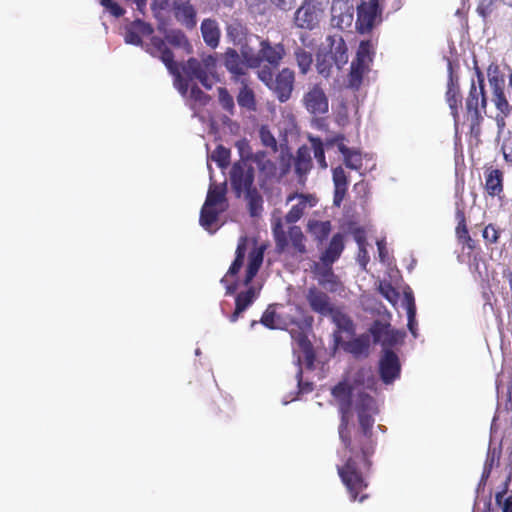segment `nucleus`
Listing matches in <instances>:
<instances>
[{"mask_svg":"<svg viewBox=\"0 0 512 512\" xmlns=\"http://www.w3.org/2000/svg\"><path fill=\"white\" fill-rule=\"evenodd\" d=\"M379 291L382 296L395 306L399 300V292L389 282L381 283Z\"/></svg>","mask_w":512,"mask_h":512,"instance_id":"5fc2aeb1","label":"nucleus"},{"mask_svg":"<svg viewBox=\"0 0 512 512\" xmlns=\"http://www.w3.org/2000/svg\"><path fill=\"white\" fill-rule=\"evenodd\" d=\"M374 54L373 44L370 40L361 41L354 60L369 64Z\"/></svg>","mask_w":512,"mask_h":512,"instance_id":"8fccbe9b","label":"nucleus"},{"mask_svg":"<svg viewBox=\"0 0 512 512\" xmlns=\"http://www.w3.org/2000/svg\"><path fill=\"white\" fill-rule=\"evenodd\" d=\"M165 40L174 47L183 48L188 52L191 50V44L189 43L188 38L180 30H170L166 33Z\"/></svg>","mask_w":512,"mask_h":512,"instance_id":"a19ab883","label":"nucleus"},{"mask_svg":"<svg viewBox=\"0 0 512 512\" xmlns=\"http://www.w3.org/2000/svg\"><path fill=\"white\" fill-rule=\"evenodd\" d=\"M487 76L491 89L505 87V78L497 63H491L488 66Z\"/></svg>","mask_w":512,"mask_h":512,"instance_id":"79ce46f5","label":"nucleus"},{"mask_svg":"<svg viewBox=\"0 0 512 512\" xmlns=\"http://www.w3.org/2000/svg\"><path fill=\"white\" fill-rule=\"evenodd\" d=\"M255 172L251 165L244 161L235 162L230 170V184L236 197H241L254 188Z\"/></svg>","mask_w":512,"mask_h":512,"instance_id":"423d86ee","label":"nucleus"},{"mask_svg":"<svg viewBox=\"0 0 512 512\" xmlns=\"http://www.w3.org/2000/svg\"><path fill=\"white\" fill-rule=\"evenodd\" d=\"M332 180L334 184L333 204L340 207L348 190L349 180L342 166H337L332 170Z\"/></svg>","mask_w":512,"mask_h":512,"instance_id":"412c9836","label":"nucleus"},{"mask_svg":"<svg viewBox=\"0 0 512 512\" xmlns=\"http://www.w3.org/2000/svg\"><path fill=\"white\" fill-rule=\"evenodd\" d=\"M505 87H497L492 89V101L500 114L508 116L511 112V106L506 98Z\"/></svg>","mask_w":512,"mask_h":512,"instance_id":"ea45409f","label":"nucleus"},{"mask_svg":"<svg viewBox=\"0 0 512 512\" xmlns=\"http://www.w3.org/2000/svg\"><path fill=\"white\" fill-rule=\"evenodd\" d=\"M340 2L333 3L331 7V24L340 30L351 27L354 19L353 7L337 5Z\"/></svg>","mask_w":512,"mask_h":512,"instance_id":"4be33fe9","label":"nucleus"},{"mask_svg":"<svg viewBox=\"0 0 512 512\" xmlns=\"http://www.w3.org/2000/svg\"><path fill=\"white\" fill-rule=\"evenodd\" d=\"M332 322L337 326V333H335V342L340 344L341 336L339 332H346L348 334H354L355 326L352 319L342 311L341 308L336 307L333 312L329 315Z\"/></svg>","mask_w":512,"mask_h":512,"instance_id":"bb28decb","label":"nucleus"},{"mask_svg":"<svg viewBox=\"0 0 512 512\" xmlns=\"http://www.w3.org/2000/svg\"><path fill=\"white\" fill-rule=\"evenodd\" d=\"M381 14L379 2H360L357 7V31L361 34L370 32L376 23L381 22Z\"/></svg>","mask_w":512,"mask_h":512,"instance_id":"6e6552de","label":"nucleus"},{"mask_svg":"<svg viewBox=\"0 0 512 512\" xmlns=\"http://www.w3.org/2000/svg\"><path fill=\"white\" fill-rule=\"evenodd\" d=\"M332 395L342 403H352L354 396L352 395L351 387L345 383H338L332 389Z\"/></svg>","mask_w":512,"mask_h":512,"instance_id":"09e8293b","label":"nucleus"},{"mask_svg":"<svg viewBox=\"0 0 512 512\" xmlns=\"http://www.w3.org/2000/svg\"><path fill=\"white\" fill-rule=\"evenodd\" d=\"M153 33V27L142 20H135L125 27L124 40L127 44L139 46L142 45V37Z\"/></svg>","mask_w":512,"mask_h":512,"instance_id":"6ab92c4d","label":"nucleus"},{"mask_svg":"<svg viewBox=\"0 0 512 512\" xmlns=\"http://www.w3.org/2000/svg\"><path fill=\"white\" fill-rule=\"evenodd\" d=\"M296 340L299 346L303 349L304 353L306 354L307 360H309V362L312 363L314 355L312 353L311 343L308 340L307 336L303 333H299Z\"/></svg>","mask_w":512,"mask_h":512,"instance_id":"13d9d810","label":"nucleus"},{"mask_svg":"<svg viewBox=\"0 0 512 512\" xmlns=\"http://www.w3.org/2000/svg\"><path fill=\"white\" fill-rule=\"evenodd\" d=\"M226 202V187L225 185H216L211 184L206 200L204 203L207 204V206H218Z\"/></svg>","mask_w":512,"mask_h":512,"instance_id":"58836bf2","label":"nucleus"},{"mask_svg":"<svg viewBox=\"0 0 512 512\" xmlns=\"http://www.w3.org/2000/svg\"><path fill=\"white\" fill-rule=\"evenodd\" d=\"M335 65L333 57L327 53L317 55V72L325 78L331 75L332 67Z\"/></svg>","mask_w":512,"mask_h":512,"instance_id":"a18cd8bd","label":"nucleus"},{"mask_svg":"<svg viewBox=\"0 0 512 512\" xmlns=\"http://www.w3.org/2000/svg\"><path fill=\"white\" fill-rule=\"evenodd\" d=\"M510 480L511 477L509 476L504 482L502 490L498 491L495 495V502L502 508V512H512V495L504 499V496L508 492Z\"/></svg>","mask_w":512,"mask_h":512,"instance_id":"37998d69","label":"nucleus"},{"mask_svg":"<svg viewBox=\"0 0 512 512\" xmlns=\"http://www.w3.org/2000/svg\"><path fill=\"white\" fill-rule=\"evenodd\" d=\"M174 3V16L176 20L186 27L187 29H193L196 27V10L190 4V2H173Z\"/></svg>","mask_w":512,"mask_h":512,"instance_id":"b1692460","label":"nucleus"},{"mask_svg":"<svg viewBox=\"0 0 512 512\" xmlns=\"http://www.w3.org/2000/svg\"><path fill=\"white\" fill-rule=\"evenodd\" d=\"M485 190L491 197L498 196L503 193V172L499 169H491L485 174Z\"/></svg>","mask_w":512,"mask_h":512,"instance_id":"c85d7f7f","label":"nucleus"},{"mask_svg":"<svg viewBox=\"0 0 512 512\" xmlns=\"http://www.w3.org/2000/svg\"><path fill=\"white\" fill-rule=\"evenodd\" d=\"M222 60L233 81L239 82L242 79H247V65L235 49L228 48L222 54Z\"/></svg>","mask_w":512,"mask_h":512,"instance_id":"2eb2a0df","label":"nucleus"},{"mask_svg":"<svg viewBox=\"0 0 512 512\" xmlns=\"http://www.w3.org/2000/svg\"><path fill=\"white\" fill-rule=\"evenodd\" d=\"M294 54L300 73L307 74L313 62L312 54L300 47L295 50Z\"/></svg>","mask_w":512,"mask_h":512,"instance_id":"de8ad7c7","label":"nucleus"},{"mask_svg":"<svg viewBox=\"0 0 512 512\" xmlns=\"http://www.w3.org/2000/svg\"><path fill=\"white\" fill-rule=\"evenodd\" d=\"M312 168V158L311 151L306 146L303 145L298 148L296 152V157L294 159V169L297 176L302 179L305 178L306 175Z\"/></svg>","mask_w":512,"mask_h":512,"instance_id":"cd10ccee","label":"nucleus"},{"mask_svg":"<svg viewBox=\"0 0 512 512\" xmlns=\"http://www.w3.org/2000/svg\"><path fill=\"white\" fill-rule=\"evenodd\" d=\"M260 322L269 329H284L285 322L281 319L274 309L273 305H269L262 314Z\"/></svg>","mask_w":512,"mask_h":512,"instance_id":"4c0bfd02","label":"nucleus"},{"mask_svg":"<svg viewBox=\"0 0 512 512\" xmlns=\"http://www.w3.org/2000/svg\"><path fill=\"white\" fill-rule=\"evenodd\" d=\"M332 230V225L329 220H309L307 224V231L313 236L318 243H323L329 236Z\"/></svg>","mask_w":512,"mask_h":512,"instance_id":"2f4dec72","label":"nucleus"},{"mask_svg":"<svg viewBox=\"0 0 512 512\" xmlns=\"http://www.w3.org/2000/svg\"><path fill=\"white\" fill-rule=\"evenodd\" d=\"M223 210V208L217 209L216 206H207V204L204 203L200 211V225L204 229L208 230L217 222L219 214Z\"/></svg>","mask_w":512,"mask_h":512,"instance_id":"e433bc0d","label":"nucleus"},{"mask_svg":"<svg viewBox=\"0 0 512 512\" xmlns=\"http://www.w3.org/2000/svg\"><path fill=\"white\" fill-rule=\"evenodd\" d=\"M258 292L256 288L250 286L246 291L240 292L235 298V306L246 310L256 300Z\"/></svg>","mask_w":512,"mask_h":512,"instance_id":"c03bdc74","label":"nucleus"},{"mask_svg":"<svg viewBox=\"0 0 512 512\" xmlns=\"http://www.w3.org/2000/svg\"><path fill=\"white\" fill-rule=\"evenodd\" d=\"M303 105L312 115H323L329 110L328 97L323 88L315 84L303 96Z\"/></svg>","mask_w":512,"mask_h":512,"instance_id":"9d476101","label":"nucleus"},{"mask_svg":"<svg viewBox=\"0 0 512 512\" xmlns=\"http://www.w3.org/2000/svg\"><path fill=\"white\" fill-rule=\"evenodd\" d=\"M169 73L174 77V86L181 93V95L185 96L189 90V79L184 78L180 72L179 65L176 63L171 69H168Z\"/></svg>","mask_w":512,"mask_h":512,"instance_id":"49530a36","label":"nucleus"},{"mask_svg":"<svg viewBox=\"0 0 512 512\" xmlns=\"http://www.w3.org/2000/svg\"><path fill=\"white\" fill-rule=\"evenodd\" d=\"M340 153L343 155L344 164L347 168L352 170H360L363 165L362 155L357 150L348 148L345 144L338 145Z\"/></svg>","mask_w":512,"mask_h":512,"instance_id":"72a5a7b5","label":"nucleus"},{"mask_svg":"<svg viewBox=\"0 0 512 512\" xmlns=\"http://www.w3.org/2000/svg\"><path fill=\"white\" fill-rule=\"evenodd\" d=\"M367 70L368 64L353 60L351 63L350 73L348 75L349 87L359 89L363 81V76Z\"/></svg>","mask_w":512,"mask_h":512,"instance_id":"c9c22d12","label":"nucleus"},{"mask_svg":"<svg viewBox=\"0 0 512 512\" xmlns=\"http://www.w3.org/2000/svg\"><path fill=\"white\" fill-rule=\"evenodd\" d=\"M259 136L261 143L265 147L270 148L273 152H277V141L267 126H261L259 130Z\"/></svg>","mask_w":512,"mask_h":512,"instance_id":"864d4df0","label":"nucleus"},{"mask_svg":"<svg viewBox=\"0 0 512 512\" xmlns=\"http://www.w3.org/2000/svg\"><path fill=\"white\" fill-rule=\"evenodd\" d=\"M105 6L106 11L115 17H120L125 13V10L118 4V2H101Z\"/></svg>","mask_w":512,"mask_h":512,"instance_id":"680f3d73","label":"nucleus"},{"mask_svg":"<svg viewBox=\"0 0 512 512\" xmlns=\"http://www.w3.org/2000/svg\"><path fill=\"white\" fill-rule=\"evenodd\" d=\"M167 41L161 37L153 36L150 42L146 44V52L151 56L159 58L167 69H171L176 62L174 61V54L168 48Z\"/></svg>","mask_w":512,"mask_h":512,"instance_id":"a211bd4d","label":"nucleus"},{"mask_svg":"<svg viewBox=\"0 0 512 512\" xmlns=\"http://www.w3.org/2000/svg\"><path fill=\"white\" fill-rule=\"evenodd\" d=\"M201 33L207 46L211 48L218 46L221 32L215 20L204 19L201 23Z\"/></svg>","mask_w":512,"mask_h":512,"instance_id":"c756f323","label":"nucleus"},{"mask_svg":"<svg viewBox=\"0 0 512 512\" xmlns=\"http://www.w3.org/2000/svg\"><path fill=\"white\" fill-rule=\"evenodd\" d=\"M217 58L206 55L201 58H189L182 66V71L189 80H198L201 85L210 90L218 81L216 75Z\"/></svg>","mask_w":512,"mask_h":512,"instance_id":"20e7f679","label":"nucleus"},{"mask_svg":"<svg viewBox=\"0 0 512 512\" xmlns=\"http://www.w3.org/2000/svg\"><path fill=\"white\" fill-rule=\"evenodd\" d=\"M482 236L488 244H495L500 238V231L493 224H488L483 229Z\"/></svg>","mask_w":512,"mask_h":512,"instance_id":"4d7b16f0","label":"nucleus"},{"mask_svg":"<svg viewBox=\"0 0 512 512\" xmlns=\"http://www.w3.org/2000/svg\"><path fill=\"white\" fill-rule=\"evenodd\" d=\"M252 160L259 171V186L261 189H266L267 184L277 178V166L264 151L256 152Z\"/></svg>","mask_w":512,"mask_h":512,"instance_id":"4468645a","label":"nucleus"},{"mask_svg":"<svg viewBox=\"0 0 512 512\" xmlns=\"http://www.w3.org/2000/svg\"><path fill=\"white\" fill-rule=\"evenodd\" d=\"M370 334L373 337L374 343H380L383 351L386 349L392 350L398 344H401L406 336L404 331L393 329L389 323H384L375 320L371 325Z\"/></svg>","mask_w":512,"mask_h":512,"instance_id":"0eeeda50","label":"nucleus"},{"mask_svg":"<svg viewBox=\"0 0 512 512\" xmlns=\"http://www.w3.org/2000/svg\"><path fill=\"white\" fill-rule=\"evenodd\" d=\"M259 51L263 61L267 62L272 68H277L285 55L283 44L272 45L268 40L260 42Z\"/></svg>","mask_w":512,"mask_h":512,"instance_id":"5701e85b","label":"nucleus"},{"mask_svg":"<svg viewBox=\"0 0 512 512\" xmlns=\"http://www.w3.org/2000/svg\"><path fill=\"white\" fill-rule=\"evenodd\" d=\"M340 413L338 434L342 447L338 455L342 464L337 465V473L349 499L362 503L369 498L364 491L369 486L367 477L377 447L373 427L379 409L371 395L359 392L352 403H342Z\"/></svg>","mask_w":512,"mask_h":512,"instance_id":"f257e3e1","label":"nucleus"},{"mask_svg":"<svg viewBox=\"0 0 512 512\" xmlns=\"http://www.w3.org/2000/svg\"><path fill=\"white\" fill-rule=\"evenodd\" d=\"M358 262L363 269L366 268L369 262V255L366 246L358 247Z\"/></svg>","mask_w":512,"mask_h":512,"instance_id":"774afa93","label":"nucleus"},{"mask_svg":"<svg viewBox=\"0 0 512 512\" xmlns=\"http://www.w3.org/2000/svg\"><path fill=\"white\" fill-rule=\"evenodd\" d=\"M263 58L260 55V51L255 56H250L246 58L245 64L247 65V69L250 68H259L261 66Z\"/></svg>","mask_w":512,"mask_h":512,"instance_id":"338daca9","label":"nucleus"},{"mask_svg":"<svg viewBox=\"0 0 512 512\" xmlns=\"http://www.w3.org/2000/svg\"><path fill=\"white\" fill-rule=\"evenodd\" d=\"M501 149L505 161L512 162V137H508L503 141Z\"/></svg>","mask_w":512,"mask_h":512,"instance_id":"e2e57ef3","label":"nucleus"},{"mask_svg":"<svg viewBox=\"0 0 512 512\" xmlns=\"http://www.w3.org/2000/svg\"><path fill=\"white\" fill-rule=\"evenodd\" d=\"M448 82H447V90L445 93L446 102L449 106L450 113L454 119L455 129L458 130V127L461 122V110L464 111L463 99L461 95L460 85H459V77L454 73L452 64L449 62L448 64ZM463 124H468L463 119Z\"/></svg>","mask_w":512,"mask_h":512,"instance_id":"39448f33","label":"nucleus"},{"mask_svg":"<svg viewBox=\"0 0 512 512\" xmlns=\"http://www.w3.org/2000/svg\"><path fill=\"white\" fill-rule=\"evenodd\" d=\"M312 150L314 153V157L319 165L320 168L326 169L327 168V162L325 158V150L323 142L320 138H311L310 139Z\"/></svg>","mask_w":512,"mask_h":512,"instance_id":"3c124183","label":"nucleus"},{"mask_svg":"<svg viewBox=\"0 0 512 512\" xmlns=\"http://www.w3.org/2000/svg\"><path fill=\"white\" fill-rule=\"evenodd\" d=\"M307 301L311 310L321 316H329L337 307L332 304L327 293L313 287L308 290Z\"/></svg>","mask_w":512,"mask_h":512,"instance_id":"dca6fc26","label":"nucleus"},{"mask_svg":"<svg viewBox=\"0 0 512 512\" xmlns=\"http://www.w3.org/2000/svg\"><path fill=\"white\" fill-rule=\"evenodd\" d=\"M190 97L201 104H206L210 97L205 94L197 85H193L190 89Z\"/></svg>","mask_w":512,"mask_h":512,"instance_id":"052dcab7","label":"nucleus"},{"mask_svg":"<svg viewBox=\"0 0 512 512\" xmlns=\"http://www.w3.org/2000/svg\"><path fill=\"white\" fill-rule=\"evenodd\" d=\"M247 251V238L241 237L238 241L237 248L235 251V259L230 265L226 275L221 279V283L226 287V295H232L236 292L238 288L237 282H232L228 284L227 278L229 276H235L239 273L240 269L243 266L245 255Z\"/></svg>","mask_w":512,"mask_h":512,"instance_id":"f8f14e48","label":"nucleus"},{"mask_svg":"<svg viewBox=\"0 0 512 512\" xmlns=\"http://www.w3.org/2000/svg\"><path fill=\"white\" fill-rule=\"evenodd\" d=\"M239 82L242 84V87L237 95L238 105L248 111H255L256 99L254 91L248 86L247 79H242Z\"/></svg>","mask_w":512,"mask_h":512,"instance_id":"473e14b6","label":"nucleus"},{"mask_svg":"<svg viewBox=\"0 0 512 512\" xmlns=\"http://www.w3.org/2000/svg\"><path fill=\"white\" fill-rule=\"evenodd\" d=\"M330 50L327 54L333 57L335 65L340 69L348 61V49L343 37L340 34H334L327 37Z\"/></svg>","mask_w":512,"mask_h":512,"instance_id":"aec40b11","label":"nucleus"},{"mask_svg":"<svg viewBox=\"0 0 512 512\" xmlns=\"http://www.w3.org/2000/svg\"><path fill=\"white\" fill-rule=\"evenodd\" d=\"M272 232L278 252H288L291 256H302L307 252L306 238L299 226H290L285 231L281 220L273 224Z\"/></svg>","mask_w":512,"mask_h":512,"instance_id":"7ed1b4c3","label":"nucleus"},{"mask_svg":"<svg viewBox=\"0 0 512 512\" xmlns=\"http://www.w3.org/2000/svg\"><path fill=\"white\" fill-rule=\"evenodd\" d=\"M218 99L222 108L230 113L233 112L234 109V99L228 92V90L224 87H220L218 89Z\"/></svg>","mask_w":512,"mask_h":512,"instance_id":"6e6d98bb","label":"nucleus"},{"mask_svg":"<svg viewBox=\"0 0 512 512\" xmlns=\"http://www.w3.org/2000/svg\"><path fill=\"white\" fill-rule=\"evenodd\" d=\"M406 299H407V315H408V320L411 324L415 321L416 307H415L414 298L411 295H406Z\"/></svg>","mask_w":512,"mask_h":512,"instance_id":"0e129e2a","label":"nucleus"},{"mask_svg":"<svg viewBox=\"0 0 512 512\" xmlns=\"http://www.w3.org/2000/svg\"><path fill=\"white\" fill-rule=\"evenodd\" d=\"M211 158L219 167L224 168L229 165L230 150L225 148L223 145H218L213 151Z\"/></svg>","mask_w":512,"mask_h":512,"instance_id":"603ef678","label":"nucleus"},{"mask_svg":"<svg viewBox=\"0 0 512 512\" xmlns=\"http://www.w3.org/2000/svg\"><path fill=\"white\" fill-rule=\"evenodd\" d=\"M245 194V199L247 201V209L249 212V215L251 217H258L263 212V197L257 190V188H254Z\"/></svg>","mask_w":512,"mask_h":512,"instance_id":"f704fd0d","label":"nucleus"},{"mask_svg":"<svg viewBox=\"0 0 512 512\" xmlns=\"http://www.w3.org/2000/svg\"><path fill=\"white\" fill-rule=\"evenodd\" d=\"M272 67L264 66L258 71L259 79L267 86L270 87L274 80V73L272 71Z\"/></svg>","mask_w":512,"mask_h":512,"instance_id":"bf43d9fd","label":"nucleus"},{"mask_svg":"<svg viewBox=\"0 0 512 512\" xmlns=\"http://www.w3.org/2000/svg\"><path fill=\"white\" fill-rule=\"evenodd\" d=\"M474 73L477 81H471L468 94L465 98L464 120L468 123L469 133L475 139H479L484 121L483 114L487 109V96L485 91V78L482 70L474 63Z\"/></svg>","mask_w":512,"mask_h":512,"instance_id":"f03ea898","label":"nucleus"},{"mask_svg":"<svg viewBox=\"0 0 512 512\" xmlns=\"http://www.w3.org/2000/svg\"><path fill=\"white\" fill-rule=\"evenodd\" d=\"M295 74L289 68H283L278 72L272 85L269 87L280 102H286L290 99L294 89Z\"/></svg>","mask_w":512,"mask_h":512,"instance_id":"9b49d317","label":"nucleus"},{"mask_svg":"<svg viewBox=\"0 0 512 512\" xmlns=\"http://www.w3.org/2000/svg\"><path fill=\"white\" fill-rule=\"evenodd\" d=\"M379 375L383 383L392 384L400 377L401 364L398 355L390 349L383 351L379 359Z\"/></svg>","mask_w":512,"mask_h":512,"instance_id":"1a4fd4ad","label":"nucleus"},{"mask_svg":"<svg viewBox=\"0 0 512 512\" xmlns=\"http://www.w3.org/2000/svg\"><path fill=\"white\" fill-rule=\"evenodd\" d=\"M322 10L314 2H303L295 12V24L299 28L314 29L320 20Z\"/></svg>","mask_w":512,"mask_h":512,"instance_id":"ddd939ff","label":"nucleus"},{"mask_svg":"<svg viewBox=\"0 0 512 512\" xmlns=\"http://www.w3.org/2000/svg\"><path fill=\"white\" fill-rule=\"evenodd\" d=\"M296 197L300 199L299 203L293 205L285 215V221L289 224L296 223L302 218L310 196L304 194H293L288 196L287 201H292Z\"/></svg>","mask_w":512,"mask_h":512,"instance_id":"7c9ffc66","label":"nucleus"},{"mask_svg":"<svg viewBox=\"0 0 512 512\" xmlns=\"http://www.w3.org/2000/svg\"><path fill=\"white\" fill-rule=\"evenodd\" d=\"M265 246H255L248 254L244 285H249L257 275L264 258Z\"/></svg>","mask_w":512,"mask_h":512,"instance_id":"393cba45","label":"nucleus"},{"mask_svg":"<svg viewBox=\"0 0 512 512\" xmlns=\"http://www.w3.org/2000/svg\"><path fill=\"white\" fill-rule=\"evenodd\" d=\"M345 248L344 245V236L341 233H336L332 236L327 248L322 252L320 256V260L322 264L327 268L326 274L333 275L331 266L334 262H336L343 250Z\"/></svg>","mask_w":512,"mask_h":512,"instance_id":"f3484780","label":"nucleus"},{"mask_svg":"<svg viewBox=\"0 0 512 512\" xmlns=\"http://www.w3.org/2000/svg\"><path fill=\"white\" fill-rule=\"evenodd\" d=\"M353 237L356 241L358 247L366 246V233L365 230L361 227L355 228L353 230Z\"/></svg>","mask_w":512,"mask_h":512,"instance_id":"69168bd1","label":"nucleus"},{"mask_svg":"<svg viewBox=\"0 0 512 512\" xmlns=\"http://www.w3.org/2000/svg\"><path fill=\"white\" fill-rule=\"evenodd\" d=\"M343 349L356 358L368 357L370 349V335L361 334L342 344Z\"/></svg>","mask_w":512,"mask_h":512,"instance_id":"a878e982","label":"nucleus"}]
</instances>
